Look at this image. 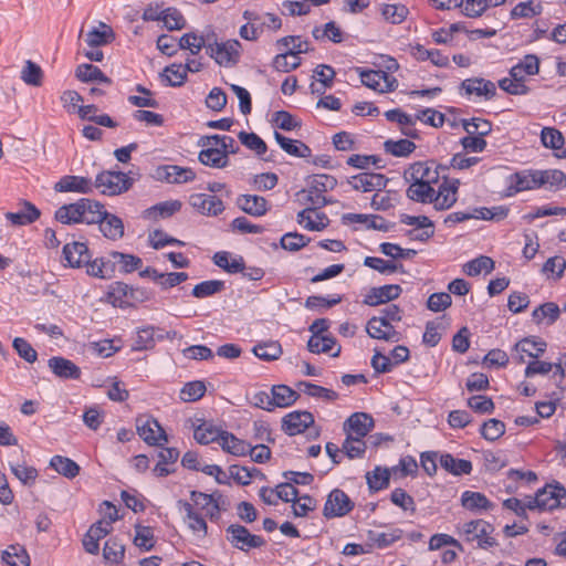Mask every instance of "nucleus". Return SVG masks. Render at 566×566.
I'll list each match as a JSON object with an SVG mask.
<instances>
[{
  "mask_svg": "<svg viewBox=\"0 0 566 566\" xmlns=\"http://www.w3.org/2000/svg\"><path fill=\"white\" fill-rule=\"evenodd\" d=\"M98 226L103 235L109 240H118L124 235V223L122 219L107 211L105 212V218L101 220Z\"/></svg>",
  "mask_w": 566,
  "mask_h": 566,
  "instance_id": "2f4dec72",
  "label": "nucleus"
},
{
  "mask_svg": "<svg viewBox=\"0 0 566 566\" xmlns=\"http://www.w3.org/2000/svg\"><path fill=\"white\" fill-rule=\"evenodd\" d=\"M306 185L307 188L301 190L297 195L304 203L314 208H322L329 203L324 193L333 190L337 185V180L331 175L316 174L307 178Z\"/></svg>",
  "mask_w": 566,
  "mask_h": 566,
  "instance_id": "f257e3e1",
  "label": "nucleus"
},
{
  "mask_svg": "<svg viewBox=\"0 0 566 566\" xmlns=\"http://www.w3.org/2000/svg\"><path fill=\"white\" fill-rule=\"evenodd\" d=\"M317 208L310 206L297 213V222L310 231H322L325 229L329 220L323 212H317Z\"/></svg>",
  "mask_w": 566,
  "mask_h": 566,
  "instance_id": "412c9836",
  "label": "nucleus"
},
{
  "mask_svg": "<svg viewBox=\"0 0 566 566\" xmlns=\"http://www.w3.org/2000/svg\"><path fill=\"white\" fill-rule=\"evenodd\" d=\"M528 510L553 511L566 506V490L562 485L548 484L538 490L534 497H526Z\"/></svg>",
  "mask_w": 566,
  "mask_h": 566,
  "instance_id": "f03ea898",
  "label": "nucleus"
},
{
  "mask_svg": "<svg viewBox=\"0 0 566 566\" xmlns=\"http://www.w3.org/2000/svg\"><path fill=\"white\" fill-rule=\"evenodd\" d=\"M460 186L459 179H448L443 176L442 184L439 185L438 190L434 189L432 205L436 210H448L458 200V189Z\"/></svg>",
  "mask_w": 566,
  "mask_h": 566,
  "instance_id": "6e6552de",
  "label": "nucleus"
},
{
  "mask_svg": "<svg viewBox=\"0 0 566 566\" xmlns=\"http://www.w3.org/2000/svg\"><path fill=\"white\" fill-rule=\"evenodd\" d=\"M374 428V419L365 412H355L344 422V431L357 438L366 437Z\"/></svg>",
  "mask_w": 566,
  "mask_h": 566,
  "instance_id": "dca6fc26",
  "label": "nucleus"
},
{
  "mask_svg": "<svg viewBox=\"0 0 566 566\" xmlns=\"http://www.w3.org/2000/svg\"><path fill=\"white\" fill-rule=\"evenodd\" d=\"M538 186H549V188H560L566 185V176L562 170H536Z\"/></svg>",
  "mask_w": 566,
  "mask_h": 566,
  "instance_id": "3c124183",
  "label": "nucleus"
},
{
  "mask_svg": "<svg viewBox=\"0 0 566 566\" xmlns=\"http://www.w3.org/2000/svg\"><path fill=\"white\" fill-rule=\"evenodd\" d=\"M178 506L186 512L189 528L201 537L206 536L208 530L207 523L205 518L193 510V506L182 500L178 501Z\"/></svg>",
  "mask_w": 566,
  "mask_h": 566,
  "instance_id": "f704fd0d",
  "label": "nucleus"
},
{
  "mask_svg": "<svg viewBox=\"0 0 566 566\" xmlns=\"http://www.w3.org/2000/svg\"><path fill=\"white\" fill-rule=\"evenodd\" d=\"M2 562L8 566H30V556L27 549L19 545H10L2 552Z\"/></svg>",
  "mask_w": 566,
  "mask_h": 566,
  "instance_id": "4c0bfd02",
  "label": "nucleus"
},
{
  "mask_svg": "<svg viewBox=\"0 0 566 566\" xmlns=\"http://www.w3.org/2000/svg\"><path fill=\"white\" fill-rule=\"evenodd\" d=\"M272 402L275 408H285L291 406L298 397V394L285 385H276L272 387Z\"/></svg>",
  "mask_w": 566,
  "mask_h": 566,
  "instance_id": "c03bdc74",
  "label": "nucleus"
},
{
  "mask_svg": "<svg viewBox=\"0 0 566 566\" xmlns=\"http://www.w3.org/2000/svg\"><path fill=\"white\" fill-rule=\"evenodd\" d=\"M199 161L211 168L221 169L228 166L229 157L218 148H202L198 156Z\"/></svg>",
  "mask_w": 566,
  "mask_h": 566,
  "instance_id": "c9c22d12",
  "label": "nucleus"
},
{
  "mask_svg": "<svg viewBox=\"0 0 566 566\" xmlns=\"http://www.w3.org/2000/svg\"><path fill=\"white\" fill-rule=\"evenodd\" d=\"M461 87L468 95L475 94L476 96H484L486 99L493 98L496 94L495 84L482 77L467 78L461 83Z\"/></svg>",
  "mask_w": 566,
  "mask_h": 566,
  "instance_id": "b1692460",
  "label": "nucleus"
},
{
  "mask_svg": "<svg viewBox=\"0 0 566 566\" xmlns=\"http://www.w3.org/2000/svg\"><path fill=\"white\" fill-rule=\"evenodd\" d=\"M85 202L82 199L76 202L64 205L55 212V219L63 224H72L82 222Z\"/></svg>",
  "mask_w": 566,
  "mask_h": 566,
  "instance_id": "bb28decb",
  "label": "nucleus"
},
{
  "mask_svg": "<svg viewBox=\"0 0 566 566\" xmlns=\"http://www.w3.org/2000/svg\"><path fill=\"white\" fill-rule=\"evenodd\" d=\"M461 505L471 512L492 510L493 504L480 492L464 491L461 495Z\"/></svg>",
  "mask_w": 566,
  "mask_h": 566,
  "instance_id": "473e14b6",
  "label": "nucleus"
},
{
  "mask_svg": "<svg viewBox=\"0 0 566 566\" xmlns=\"http://www.w3.org/2000/svg\"><path fill=\"white\" fill-rule=\"evenodd\" d=\"M440 169L444 171L447 167L437 165L434 161H417L409 166L403 177L406 181L436 185L440 179Z\"/></svg>",
  "mask_w": 566,
  "mask_h": 566,
  "instance_id": "423d86ee",
  "label": "nucleus"
},
{
  "mask_svg": "<svg viewBox=\"0 0 566 566\" xmlns=\"http://www.w3.org/2000/svg\"><path fill=\"white\" fill-rule=\"evenodd\" d=\"M49 368L52 373L63 379H78L81 377V369L72 360L64 357H52L48 361Z\"/></svg>",
  "mask_w": 566,
  "mask_h": 566,
  "instance_id": "393cba45",
  "label": "nucleus"
},
{
  "mask_svg": "<svg viewBox=\"0 0 566 566\" xmlns=\"http://www.w3.org/2000/svg\"><path fill=\"white\" fill-rule=\"evenodd\" d=\"M223 431L219 430L211 423H202L195 429L193 438L200 444H209L211 442H220Z\"/></svg>",
  "mask_w": 566,
  "mask_h": 566,
  "instance_id": "de8ad7c7",
  "label": "nucleus"
},
{
  "mask_svg": "<svg viewBox=\"0 0 566 566\" xmlns=\"http://www.w3.org/2000/svg\"><path fill=\"white\" fill-rule=\"evenodd\" d=\"M50 467L67 479H74L81 470L80 465L75 461L62 455L52 457L50 460Z\"/></svg>",
  "mask_w": 566,
  "mask_h": 566,
  "instance_id": "58836bf2",
  "label": "nucleus"
},
{
  "mask_svg": "<svg viewBox=\"0 0 566 566\" xmlns=\"http://www.w3.org/2000/svg\"><path fill=\"white\" fill-rule=\"evenodd\" d=\"M272 65L277 72L287 73L301 65V59L295 56L294 52L286 51L285 53L277 54L273 59Z\"/></svg>",
  "mask_w": 566,
  "mask_h": 566,
  "instance_id": "bf43d9fd",
  "label": "nucleus"
},
{
  "mask_svg": "<svg viewBox=\"0 0 566 566\" xmlns=\"http://www.w3.org/2000/svg\"><path fill=\"white\" fill-rule=\"evenodd\" d=\"M190 206L205 216H218L224 210L220 198L207 193H193L189 197Z\"/></svg>",
  "mask_w": 566,
  "mask_h": 566,
  "instance_id": "f8f14e48",
  "label": "nucleus"
},
{
  "mask_svg": "<svg viewBox=\"0 0 566 566\" xmlns=\"http://www.w3.org/2000/svg\"><path fill=\"white\" fill-rule=\"evenodd\" d=\"M99 28L101 29L94 28L93 30L87 32L86 43L88 46L98 48L109 43L113 40V31L107 24L101 22Z\"/></svg>",
  "mask_w": 566,
  "mask_h": 566,
  "instance_id": "49530a36",
  "label": "nucleus"
},
{
  "mask_svg": "<svg viewBox=\"0 0 566 566\" xmlns=\"http://www.w3.org/2000/svg\"><path fill=\"white\" fill-rule=\"evenodd\" d=\"M63 256L66 264L71 268H81L84 262H88L91 253L84 242H71L63 247Z\"/></svg>",
  "mask_w": 566,
  "mask_h": 566,
  "instance_id": "4be33fe9",
  "label": "nucleus"
},
{
  "mask_svg": "<svg viewBox=\"0 0 566 566\" xmlns=\"http://www.w3.org/2000/svg\"><path fill=\"white\" fill-rule=\"evenodd\" d=\"M219 444L223 451L234 457H244L250 450V443L237 438L233 433L228 431H223Z\"/></svg>",
  "mask_w": 566,
  "mask_h": 566,
  "instance_id": "72a5a7b5",
  "label": "nucleus"
},
{
  "mask_svg": "<svg viewBox=\"0 0 566 566\" xmlns=\"http://www.w3.org/2000/svg\"><path fill=\"white\" fill-rule=\"evenodd\" d=\"M539 188L536 170H523L509 177V195Z\"/></svg>",
  "mask_w": 566,
  "mask_h": 566,
  "instance_id": "a211bd4d",
  "label": "nucleus"
},
{
  "mask_svg": "<svg viewBox=\"0 0 566 566\" xmlns=\"http://www.w3.org/2000/svg\"><path fill=\"white\" fill-rule=\"evenodd\" d=\"M543 12V4L541 1L528 0L526 2L517 3L511 11L512 19H530L539 15Z\"/></svg>",
  "mask_w": 566,
  "mask_h": 566,
  "instance_id": "a18cd8bd",
  "label": "nucleus"
},
{
  "mask_svg": "<svg viewBox=\"0 0 566 566\" xmlns=\"http://www.w3.org/2000/svg\"><path fill=\"white\" fill-rule=\"evenodd\" d=\"M559 307L557 304L553 302H547L538 306L533 311V319L541 324L545 318H547V324H553L559 316Z\"/></svg>",
  "mask_w": 566,
  "mask_h": 566,
  "instance_id": "4d7b16f0",
  "label": "nucleus"
},
{
  "mask_svg": "<svg viewBox=\"0 0 566 566\" xmlns=\"http://www.w3.org/2000/svg\"><path fill=\"white\" fill-rule=\"evenodd\" d=\"M4 216L13 226H25L39 219L40 210L31 202L24 201L21 210L17 212H7Z\"/></svg>",
  "mask_w": 566,
  "mask_h": 566,
  "instance_id": "c85d7f7f",
  "label": "nucleus"
},
{
  "mask_svg": "<svg viewBox=\"0 0 566 566\" xmlns=\"http://www.w3.org/2000/svg\"><path fill=\"white\" fill-rule=\"evenodd\" d=\"M137 432L139 437L149 446H163L168 441V437L157 420L146 419L137 420Z\"/></svg>",
  "mask_w": 566,
  "mask_h": 566,
  "instance_id": "9d476101",
  "label": "nucleus"
},
{
  "mask_svg": "<svg viewBox=\"0 0 566 566\" xmlns=\"http://www.w3.org/2000/svg\"><path fill=\"white\" fill-rule=\"evenodd\" d=\"M213 262L217 266L231 274L239 273L244 270L243 259L231 258L230 253L226 251L217 252L213 255Z\"/></svg>",
  "mask_w": 566,
  "mask_h": 566,
  "instance_id": "79ce46f5",
  "label": "nucleus"
},
{
  "mask_svg": "<svg viewBox=\"0 0 566 566\" xmlns=\"http://www.w3.org/2000/svg\"><path fill=\"white\" fill-rule=\"evenodd\" d=\"M157 177L170 184H184L192 181L196 174L191 168L167 165L157 169Z\"/></svg>",
  "mask_w": 566,
  "mask_h": 566,
  "instance_id": "5701e85b",
  "label": "nucleus"
},
{
  "mask_svg": "<svg viewBox=\"0 0 566 566\" xmlns=\"http://www.w3.org/2000/svg\"><path fill=\"white\" fill-rule=\"evenodd\" d=\"M91 179L82 176H64L54 186L57 192L91 193L93 191Z\"/></svg>",
  "mask_w": 566,
  "mask_h": 566,
  "instance_id": "aec40b11",
  "label": "nucleus"
},
{
  "mask_svg": "<svg viewBox=\"0 0 566 566\" xmlns=\"http://www.w3.org/2000/svg\"><path fill=\"white\" fill-rule=\"evenodd\" d=\"M193 504L205 512L211 520L218 518L220 507L214 494H206L199 491H191L190 493Z\"/></svg>",
  "mask_w": 566,
  "mask_h": 566,
  "instance_id": "cd10ccee",
  "label": "nucleus"
},
{
  "mask_svg": "<svg viewBox=\"0 0 566 566\" xmlns=\"http://www.w3.org/2000/svg\"><path fill=\"white\" fill-rule=\"evenodd\" d=\"M353 507L354 503L348 495L339 489H334L327 496L323 509V515L326 518L345 516L353 510Z\"/></svg>",
  "mask_w": 566,
  "mask_h": 566,
  "instance_id": "1a4fd4ad",
  "label": "nucleus"
},
{
  "mask_svg": "<svg viewBox=\"0 0 566 566\" xmlns=\"http://www.w3.org/2000/svg\"><path fill=\"white\" fill-rule=\"evenodd\" d=\"M348 182L355 190L369 192L385 188L387 178L381 174L361 172L352 177Z\"/></svg>",
  "mask_w": 566,
  "mask_h": 566,
  "instance_id": "f3484780",
  "label": "nucleus"
},
{
  "mask_svg": "<svg viewBox=\"0 0 566 566\" xmlns=\"http://www.w3.org/2000/svg\"><path fill=\"white\" fill-rule=\"evenodd\" d=\"M83 266H86V273L94 277L106 279L111 277L114 272V265L109 261H105L103 258L84 262Z\"/></svg>",
  "mask_w": 566,
  "mask_h": 566,
  "instance_id": "603ef678",
  "label": "nucleus"
},
{
  "mask_svg": "<svg viewBox=\"0 0 566 566\" xmlns=\"http://www.w3.org/2000/svg\"><path fill=\"white\" fill-rule=\"evenodd\" d=\"M75 76L81 82H101L109 85L112 83L111 78L107 77L97 66L92 64H81L76 67Z\"/></svg>",
  "mask_w": 566,
  "mask_h": 566,
  "instance_id": "a19ab883",
  "label": "nucleus"
},
{
  "mask_svg": "<svg viewBox=\"0 0 566 566\" xmlns=\"http://www.w3.org/2000/svg\"><path fill=\"white\" fill-rule=\"evenodd\" d=\"M409 182L410 185L406 191V195L410 200L420 203H432V198L434 195L433 185L413 181Z\"/></svg>",
  "mask_w": 566,
  "mask_h": 566,
  "instance_id": "e433bc0d",
  "label": "nucleus"
},
{
  "mask_svg": "<svg viewBox=\"0 0 566 566\" xmlns=\"http://www.w3.org/2000/svg\"><path fill=\"white\" fill-rule=\"evenodd\" d=\"M241 43L238 40L214 42L207 45V53L221 66L235 65L241 55Z\"/></svg>",
  "mask_w": 566,
  "mask_h": 566,
  "instance_id": "39448f33",
  "label": "nucleus"
},
{
  "mask_svg": "<svg viewBox=\"0 0 566 566\" xmlns=\"http://www.w3.org/2000/svg\"><path fill=\"white\" fill-rule=\"evenodd\" d=\"M439 463L442 469L453 475L470 474L472 471V463L469 460L457 459L450 453H441Z\"/></svg>",
  "mask_w": 566,
  "mask_h": 566,
  "instance_id": "7c9ffc66",
  "label": "nucleus"
},
{
  "mask_svg": "<svg viewBox=\"0 0 566 566\" xmlns=\"http://www.w3.org/2000/svg\"><path fill=\"white\" fill-rule=\"evenodd\" d=\"M366 332L371 338L397 343L400 340V333L391 324L382 318L373 316L366 325Z\"/></svg>",
  "mask_w": 566,
  "mask_h": 566,
  "instance_id": "2eb2a0df",
  "label": "nucleus"
},
{
  "mask_svg": "<svg viewBox=\"0 0 566 566\" xmlns=\"http://www.w3.org/2000/svg\"><path fill=\"white\" fill-rule=\"evenodd\" d=\"M462 126L469 135L484 137L492 132L491 122L479 117L462 119Z\"/></svg>",
  "mask_w": 566,
  "mask_h": 566,
  "instance_id": "680f3d73",
  "label": "nucleus"
},
{
  "mask_svg": "<svg viewBox=\"0 0 566 566\" xmlns=\"http://www.w3.org/2000/svg\"><path fill=\"white\" fill-rule=\"evenodd\" d=\"M125 546L116 538L112 537L106 541L103 548V556L105 560L112 564H117L124 558Z\"/></svg>",
  "mask_w": 566,
  "mask_h": 566,
  "instance_id": "338daca9",
  "label": "nucleus"
},
{
  "mask_svg": "<svg viewBox=\"0 0 566 566\" xmlns=\"http://www.w3.org/2000/svg\"><path fill=\"white\" fill-rule=\"evenodd\" d=\"M274 138L281 148L291 156L306 158L311 156V148L301 140L291 139L275 132Z\"/></svg>",
  "mask_w": 566,
  "mask_h": 566,
  "instance_id": "c756f323",
  "label": "nucleus"
},
{
  "mask_svg": "<svg viewBox=\"0 0 566 566\" xmlns=\"http://www.w3.org/2000/svg\"><path fill=\"white\" fill-rule=\"evenodd\" d=\"M314 423V417L308 411H293L282 419V429L289 436H296L304 432Z\"/></svg>",
  "mask_w": 566,
  "mask_h": 566,
  "instance_id": "4468645a",
  "label": "nucleus"
},
{
  "mask_svg": "<svg viewBox=\"0 0 566 566\" xmlns=\"http://www.w3.org/2000/svg\"><path fill=\"white\" fill-rule=\"evenodd\" d=\"M401 292L402 289L398 284L371 287L365 295L363 303L368 306H378L398 298Z\"/></svg>",
  "mask_w": 566,
  "mask_h": 566,
  "instance_id": "ddd939ff",
  "label": "nucleus"
},
{
  "mask_svg": "<svg viewBox=\"0 0 566 566\" xmlns=\"http://www.w3.org/2000/svg\"><path fill=\"white\" fill-rule=\"evenodd\" d=\"M335 76V71L329 65H318L314 70V77L318 81L319 85L314 83L311 84V90L313 93L323 94L326 88L332 87L333 80Z\"/></svg>",
  "mask_w": 566,
  "mask_h": 566,
  "instance_id": "ea45409f",
  "label": "nucleus"
},
{
  "mask_svg": "<svg viewBox=\"0 0 566 566\" xmlns=\"http://www.w3.org/2000/svg\"><path fill=\"white\" fill-rule=\"evenodd\" d=\"M390 472L388 469L376 467L374 471L366 474L367 484L373 491H380L388 486Z\"/></svg>",
  "mask_w": 566,
  "mask_h": 566,
  "instance_id": "0e129e2a",
  "label": "nucleus"
},
{
  "mask_svg": "<svg viewBox=\"0 0 566 566\" xmlns=\"http://www.w3.org/2000/svg\"><path fill=\"white\" fill-rule=\"evenodd\" d=\"M297 388L311 397L322 398L327 401H333L338 398L336 391L308 381H300Z\"/></svg>",
  "mask_w": 566,
  "mask_h": 566,
  "instance_id": "864d4df0",
  "label": "nucleus"
},
{
  "mask_svg": "<svg viewBox=\"0 0 566 566\" xmlns=\"http://www.w3.org/2000/svg\"><path fill=\"white\" fill-rule=\"evenodd\" d=\"M253 354L265 361L277 359L282 355V347L279 342L258 344L252 349Z\"/></svg>",
  "mask_w": 566,
  "mask_h": 566,
  "instance_id": "6e6d98bb",
  "label": "nucleus"
},
{
  "mask_svg": "<svg viewBox=\"0 0 566 566\" xmlns=\"http://www.w3.org/2000/svg\"><path fill=\"white\" fill-rule=\"evenodd\" d=\"M132 179L122 171H102L95 178L93 182L102 195L105 196H117L127 191L132 187Z\"/></svg>",
  "mask_w": 566,
  "mask_h": 566,
  "instance_id": "20e7f679",
  "label": "nucleus"
},
{
  "mask_svg": "<svg viewBox=\"0 0 566 566\" xmlns=\"http://www.w3.org/2000/svg\"><path fill=\"white\" fill-rule=\"evenodd\" d=\"M179 451L176 448H164L159 451V461L154 468V473L157 476H167L170 474V470L167 468L168 464H172L177 461Z\"/></svg>",
  "mask_w": 566,
  "mask_h": 566,
  "instance_id": "8fccbe9b",
  "label": "nucleus"
},
{
  "mask_svg": "<svg viewBox=\"0 0 566 566\" xmlns=\"http://www.w3.org/2000/svg\"><path fill=\"white\" fill-rule=\"evenodd\" d=\"M494 527L484 520H472L464 523L460 533L464 535L468 542H478V547L489 549L497 545L495 537L492 536Z\"/></svg>",
  "mask_w": 566,
  "mask_h": 566,
  "instance_id": "7ed1b4c3",
  "label": "nucleus"
},
{
  "mask_svg": "<svg viewBox=\"0 0 566 566\" xmlns=\"http://www.w3.org/2000/svg\"><path fill=\"white\" fill-rule=\"evenodd\" d=\"M408 13V8L401 3L384 4L381 8L384 19L392 24L403 22L407 19Z\"/></svg>",
  "mask_w": 566,
  "mask_h": 566,
  "instance_id": "13d9d810",
  "label": "nucleus"
},
{
  "mask_svg": "<svg viewBox=\"0 0 566 566\" xmlns=\"http://www.w3.org/2000/svg\"><path fill=\"white\" fill-rule=\"evenodd\" d=\"M206 390V385L201 380L187 382L180 390V399L186 402L197 401L205 395Z\"/></svg>",
  "mask_w": 566,
  "mask_h": 566,
  "instance_id": "774afa93",
  "label": "nucleus"
},
{
  "mask_svg": "<svg viewBox=\"0 0 566 566\" xmlns=\"http://www.w3.org/2000/svg\"><path fill=\"white\" fill-rule=\"evenodd\" d=\"M238 138L242 145L254 151L258 156H263L268 151L265 142L254 133L240 132Z\"/></svg>",
  "mask_w": 566,
  "mask_h": 566,
  "instance_id": "e2e57ef3",
  "label": "nucleus"
},
{
  "mask_svg": "<svg viewBox=\"0 0 566 566\" xmlns=\"http://www.w3.org/2000/svg\"><path fill=\"white\" fill-rule=\"evenodd\" d=\"M494 270V261L485 255L475 258L463 265V272L469 276H476L484 273H491Z\"/></svg>",
  "mask_w": 566,
  "mask_h": 566,
  "instance_id": "09e8293b",
  "label": "nucleus"
},
{
  "mask_svg": "<svg viewBox=\"0 0 566 566\" xmlns=\"http://www.w3.org/2000/svg\"><path fill=\"white\" fill-rule=\"evenodd\" d=\"M84 205L83 210V218L82 222L87 224H94L101 222L103 218H105L106 210L104 209V206L99 203L98 201L88 199V198H82Z\"/></svg>",
  "mask_w": 566,
  "mask_h": 566,
  "instance_id": "37998d69",
  "label": "nucleus"
},
{
  "mask_svg": "<svg viewBox=\"0 0 566 566\" xmlns=\"http://www.w3.org/2000/svg\"><path fill=\"white\" fill-rule=\"evenodd\" d=\"M206 41L202 35L195 32L185 33L178 40V48L181 50H189L192 55H197L202 48L207 49Z\"/></svg>",
  "mask_w": 566,
  "mask_h": 566,
  "instance_id": "052dcab7",
  "label": "nucleus"
},
{
  "mask_svg": "<svg viewBox=\"0 0 566 566\" xmlns=\"http://www.w3.org/2000/svg\"><path fill=\"white\" fill-rule=\"evenodd\" d=\"M238 207L253 217H261L268 212V200L256 195H240L237 198Z\"/></svg>",
  "mask_w": 566,
  "mask_h": 566,
  "instance_id": "a878e982",
  "label": "nucleus"
},
{
  "mask_svg": "<svg viewBox=\"0 0 566 566\" xmlns=\"http://www.w3.org/2000/svg\"><path fill=\"white\" fill-rule=\"evenodd\" d=\"M226 532L230 544L240 551L248 552L251 548H259L265 544L261 536L251 534L247 527L239 524H231Z\"/></svg>",
  "mask_w": 566,
  "mask_h": 566,
  "instance_id": "0eeeda50",
  "label": "nucleus"
},
{
  "mask_svg": "<svg viewBox=\"0 0 566 566\" xmlns=\"http://www.w3.org/2000/svg\"><path fill=\"white\" fill-rule=\"evenodd\" d=\"M359 75L361 83L374 91L382 93L394 90L392 83H395L396 80L392 78V81H390L389 75L384 71L360 70Z\"/></svg>",
  "mask_w": 566,
  "mask_h": 566,
  "instance_id": "6ab92c4d",
  "label": "nucleus"
},
{
  "mask_svg": "<svg viewBox=\"0 0 566 566\" xmlns=\"http://www.w3.org/2000/svg\"><path fill=\"white\" fill-rule=\"evenodd\" d=\"M21 80L31 86H41L43 82V71L31 60H27L22 71H21Z\"/></svg>",
  "mask_w": 566,
  "mask_h": 566,
  "instance_id": "5fc2aeb1",
  "label": "nucleus"
},
{
  "mask_svg": "<svg viewBox=\"0 0 566 566\" xmlns=\"http://www.w3.org/2000/svg\"><path fill=\"white\" fill-rule=\"evenodd\" d=\"M226 284L223 281L219 280H209L203 281L192 289V295L197 298H205L211 295H214L221 291H223Z\"/></svg>",
  "mask_w": 566,
  "mask_h": 566,
  "instance_id": "69168bd1",
  "label": "nucleus"
},
{
  "mask_svg": "<svg viewBox=\"0 0 566 566\" xmlns=\"http://www.w3.org/2000/svg\"><path fill=\"white\" fill-rule=\"evenodd\" d=\"M546 342L536 337H526L517 342L513 348V358L517 363L525 361V355L532 358H538L546 350Z\"/></svg>",
  "mask_w": 566,
  "mask_h": 566,
  "instance_id": "9b49d317",
  "label": "nucleus"
}]
</instances>
